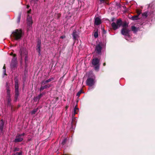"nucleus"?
<instances>
[{"instance_id":"nucleus-50","label":"nucleus","mask_w":155,"mask_h":155,"mask_svg":"<svg viewBox=\"0 0 155 155\" xmlns=\"http://www.w3.org/2000/svg\"><path fill=\"white\" fill-rule=\"evenodd\" d=\"M29 7V5H27V8H28Z\"/></svg>"},{"instance_id":"nucleus-32","label":"nucleus","mask_w":155,"mask_h":155,"mask_svg":"<svg viewBox=\"0 0 155 155\" xmlns=\"http://www.w3.org/2000/svg\"><path fill=\"white\" fill-rule=\"evenodd\" d=\"M10 91H6L7 94V98H10L11 97V94L10 93Z\"/></svg>"},{"instance_id":"nucleus-28","label":"nucleus","mask_w":155,"mask_h":155,"mask_svg":"<svg viewBox=\"0 0 155 155\" xmlns=\"http://www.w3.org/2000/svg\"><path fill=\"white\" fill-rule=\"evenodd\" d=\"M141 11H142L140 9H137L136 12L137 14V15L139 16V15L141 13Z\"/></svg>"},{"instance_id":"nucleus-39","label":"nucleus","mask_w":155,"mask_h":155,"mask_svg":"<svg viewBox=\"0 0 155 155\" xmlns=\"http://www.w3.org/2000/svg\"><path fill=\"white\" fill-rule=\"evenodd\" d=\"M4 125V123L3 121L2 120H0V127H3Z\"/></svg>"},{"instance_id":"nucleus-11","label":"nucleus","mask_w":155,"mask_h":155,"mask_svg":"<svg viewBox=\"0 0 155 155\" xmlns=\"http://www.w3.org/2000/svg\"><path fill=\"white\" fill-rule=\"evenodd\" d=\"M41 41L40 40H38L37 42V48L36 50L38 52V53L39 55L40 54L41 51Z\"/></svg>"},{"instance_id":"nucleus-25","label":"nucleus","mask_w":155,"mask_h":155,"mask_svg":"<svg viewBox=\"0 0 155 155\" xmlns=\"http://www.w3.org/2000/svg\"><path fill=\"white\" fill-rule=\"evenodd\" d=\"M45 92H42V93H40L39 94V95L38 96L40 99L43 95H45Z\"/></svg>"},{"instance_id":"nucleus-12","label":"nucleus","mask_w":155,"mask_h":155,"mask_svg":"<svg viewBox=\"0 0 155 155\" xmlns=\"http://www.w3.org/2000/svg\"><path fill=\"white\" fill-rule=\"evenodd\" d=\"M72 35L73 37V39L74 40H76L78 37V32L76 30L74 29L73 30Z\"/></svg>"},{"instance_id":"nucleus-15","label":"nucleus","mask_w":155,"mask_h":155,"mask_svg":"<svg viewBox=\"0 0 155 155\" xmlns=\"http://www.w3.org/2000/svg\"><path fill=\"white\" fill-rule=\"evenodd\" d=\"M16 58H13L12 61L11 66L13 67L15 66L16 64Z\"/></svg>"},{"instance_id":"nucleus-30","label":"nucleus","mask_w":155,"mask_h":155,"mask_svg":"<svg viewBox=\"0 0 155 155\" xmlns=\"http://www.w3.org/2000/svg\"><path fill=\"white\" fill-rule=\"evenodd\" d=\"M155 12L153 11H151L150 12V15L151 17H153V16L155 14V13L154 14Z\"/></svg>"},{"instance_id":"nucleus-37","label":"nucleus","mask_w":155,"mask_h":155,"mask_svg":"<svg viewBox=\"0 0 155 155\" xmlns=\"http://www.w3.org/2000/svg\"><path fill=\"white\" fill-rule=\"evenodd\" d=\"M5 64L3 67V69H4L3 73L4 74V75H7V74H6V71L5 69Z\"/></svg>"},{"instance_id":"nucleus-36","label":"nucleus","mask_w":155,"mask_h":155,"mask_svg":"<svg viewBox=\"0 0 155 155\" xmlns=\"http://www.w3.org/2000/svg\"><path fill=\"white\" fill-rule=\"evenodd\" d=\"M98 33L97 31L94 32V36L95 38H97L98 37Z\"/></svg>"},{"instance_id":"nucleus-38","label":"nucleus","mask_w":155,"mask_h":155,"mask_svg":"<svg viewBox=\"0 0 155 155\" xmlns=\"http://www.w3.org/2000/svg\"><path fill=\"white\" fill-rule=\"evenodd\" d=\"M147 13L146 12L143 13L142 14V16H145V18H147Z\"/></svg>"},{"instance_id":"nucleus-29","label":"nucleus","mask_w":155,"mask_h":155,"mask_svg":"<svg viewBox=\"0 0 155 155\" xmlns=\"http://www.w3.org/2000/svg\"><path fill=\"white\" fill-rule=\"evenodd\" d=\"M67 141V139L66 138H64V139L61 143V144L63 145H64L66 143Z\"/></svg>"},{"instance_id":"nucleus-26","label":"nucleus","mask_w":155,"mask_h":155,"mask_svg":"<svg viewBox=\"0 0 155 155\" xmlns=\"http://www.w3.org/2000/svg\"><path fill=\"white\" fill-rule=\"evenodd\" d=\"M22 152L21 151H20L19 152L14 153L12 155H21L22 154Z\"/></svg>"},{"instance_id":"nucleus-21","label":"nucleus","mask_w":155,"mask_h":155,"mask_svg":"<svg viewBox=\"0 0 155 155\" xmlns=\"http://www.w3.org/2000/svg\"><path fill=\"white\" fill-rule=\"evenodd\" d=\"M21 14L20 13H19L17 19V22L19 23L20 21Z\"/></svg>"},{"instance_id":"nucleus-41","label":"nucleus","mask_w":155,"mask_h":155,"mask_svg":"<svg viewBox=\"0 0 155 155\" xmlns=\"http://www.w3.org/2000/svg\"><path fill=\"white\" fill-rule=\"evenodd\" d=\"M115 18L114 17H113L111 19V21H115Z\"/></svg>"},{"instance_id":"nucleus-20","label":"nucleus","mask_w":155,"mask_h":155,"mask_svg":"<svg viewBox=\"0 0 155 155\" xmlns=\"http://www.w3.org/2000/svg\"><path fill=\"white\" fill-rule=\"evenodd\" d=\"M131 30L134 33L138 31V28L134 26H131Z\"/></svg>"},{"instance_id":"nucleus-9","label":"nucleus","mask_w":155,"mask_h":155,"mask_svg":"<svg viewBox=\"0 0 155 155\" xmlns=\"http://www.w3.org/2000/svg\"><path fill=\"white\" fill-rule=\"evenodd\" d=\"M19 53L21 58L25 56L28 55L27 51L26 48H20Z\"/></svg>"},{"instance_id":"nucleus-44","label":"nucleus","mask_w":155,"mask_h":155,"mask_svg":"<svg viewBox=\"0 0 155 155\" xmlns=\"http://www.w3.org/2000/svg\"><path fill=\"white\" fill-rule=\"evenodd\" d=\"M3 127H1V126L0 127V129L2 131L3 130Z\"/></svg>"},{"instance_id":"nucleus-19","label":"nucleus","mask_w":155,"mask_h":155,"mask_svg":"<svg viewBox=\"0 0 155 155\" xmlns=\"http://www.w3.org/2000/svg\"><path fill=\"white\" fill-rule=\"evenodd\" d=\"M7 105L9 106L12 107V105L11 103V101H12V100L11 98H7Z\"/></svg>"},{"instance_id":"nucleus-4","label":"nucleus","mask_w":155,"mask_h":155,"mask_svg":"<svg viewBox=\"0 0 155 155\" xmlns=\"http://www.w3.org/2000/svg\"><path fill=\"white\" fill-rule=\"evenodd\" d=\"M122 24V21L121 19L119 18L117 19L116 22H113L111 24V26L114 30L118 28Z\"/></svg>"},{"instance_id":"nucleus-16","label":"nucleus","mask_w":155,"mask_h":155,"mask_svg":"<svg viewBox=\"0 0 155 155\" xmlns=\"http://www.w3.org/2000/svg\"><path fill=\"white\" fill-rule=\"evenodd\" d=\"M6 91H10V84H9L8 82H6Z\"/></svg>"},{"instance_id":"nucleus-14","label":"nucleus","mask_w":155,"mask_h":155,"mask_svg":"<svg viewBox=\"0 0 155 155\" xmlns=\"http://www.w3.org/2000/svg\"><path fill=\"white\" fill-rule=\"evenodd\" d=\"M101 23V19L98 17H96L95 18L94 24L98 25H100Z\"/></svg>"},{"instance_id":"nucleus-13","label":"nucleus","mask_w":155,"mask_h":155,"mask_svg":"<svg viewBox=\"0 0 155 155\" xmlns=\"http://www.w3.org/2000/svg\"><path fill=\"white\" fill-rule=\"evenodd\" d=\"M51 87V85L49 84H47L45 85H41L39 89L40 91H42L45 89H47Z\"/></svg>"},{"instance_id":"nucleus-49","label":"nucleus","mask_w":155,"mask_h":155,"mask_svg":"<svg viewBox=\"0 0 155 155\" xmlns=\"http://www.w3.org/2000/svg\"><path fill=\"white\" fill-rule=\"evenodd\" d=\"M106 63H105V62H104V63H103V65L104 66H105V65H106Z\"/></svg>"},{"instance_id":"nucleus-45","label":"nucleus","mask_w":155,"mask_h":155,"mask_svg":"<svg viewBox=\"0 0 155 155\" xmlns=\"http://www.w3.org/2000/svg\"><path fill=\"white\" fill-rule=\"evenodd\" d=\"M103 34H105L106 32V31L105 30H104V29H103Z\"/></svg>"},{"instance_id":"nucleus-27","label":"nucleus","mask_w":155,"mask_h":155,"mask_svg":"<svg viewBox=\"0 0 155 155\" xmlns=\"http://www.w3.org/2000/svg\"><path fill=\"white\" fill-rule=\"evenodd\" d=\"M47 82L46 81V80H42L41 82V85H46V84Z\"/></svg>"},{"instance_id":"nucleus-22","label":"nucleus","mask_w":155,"mask_h":155,"mask_svg":"<svg viewBox=\"0 0 155 155\" xmlns=\"http://www.w3.org/2000/svg\"><path fill=\"white\" fill-rule=\"evenodd\" d=\"M75 118H73L72 120L71 123V126L72 127L73 125H74L75 123Z\"/></svg>"},{"instance_id":"nucleus-33","label":"nucleus","mask_w":155,"mask_h":155,"mask_svg":"<svg viewBox=\"0 0 155 155\" xmlns=\"http://www.w3.org/2000/svg\"><path fill=\"white\" fill-rule=\"evenodd\" d=\"M78 110V108L77 107V106H75L74 109V114L77 113V110Z\"/></svg>"},{"instance_id":"nucleus-42","label":"nucleus","mask_w":155,"mask_h":155,"mask_svg":"<svg viewBox=\"0 0 155 155\" xmlns=\"http://www.w3.org/2000/svg\"><path fill=\"white\" fill-rule=\"evenodd\" d=\"M25 135V133H22L21 134H20V135H21V137H24Z\"/></svg>"},{"instance_id":"nucleus-23","label":"nucleus","mask_w":155,"mask_h":155,"mask_svg":"<svg viewBox=\"0 0 155 155\" xmlns=\"http://www.w3.org/2000/svg\"><path fill=\"white\" fill-rule=\"evenodd\" d=\"M38 108L35 109H33L31 112V114L32 115L34 114L38 110Z\"/></svg>"},{"instance_id":"nucleus-8","label":"nucleus","mask_w":155,"mask_h":155,"mask_svg":"<svg viewBox=\"0 0 155 155\" xmlns=\"http://www.w3.org/2000/svg\"><path fill=\"white\" fill-rule=\"evenodd\" d=\"M86 84L90 87H92L95 84L94 79L92 78H88L86 81Z\"/></svg>"},{"instance_id":"nucleus-31","label":"nucleus","mask_w":155,"mask_h":155,"mask_svg":"<svg viewBox=\"0 0 155 155\" xmlns=\"http://www.w3.org/2000/svg\"><path fill=\"white\" fill-rule=\"evenodd\" d=\"M82 90L81 89V90L77 93L76 96L78 97H79L80 95L82 93Z\"/></svg>"},{"instance_id":"nucleus-3","label":"nucleus","mask_w":155,"mask_h":155,"mask_svg":"<svg viewBox=\"0 0 155 155\" xmlns=\"http://www.w3.org/2000/svg\"><path fill=\"white\" fill-rule=\"evenodd\" d=\"M100 58L97 57L93 58L92 59L91 63L94 67V69L96 71H98L99 69L100 66Z\"/></svg>"},{"instance_id":"nucleus-7","label":"nucleus","mask_w":155,"mask_h":155,"mask_svg":"<svg viewBox=\"0 0 155 155\" xmlns=\"http://www.w3.org/2000/svg\"><path fill=\"white\" fill-rule=\"evenodd\" d=\"M130 30L128 29L127 28H123L121 30V33L122 35L130 37Z\"/></svg>"},{"instance_id":"nucleus-34","label":"nucleus","mask_w":155,"mask_h":155,"mask_svg":"<svg viewBox=\"0 0 155 155\" xmlns=\"http://www.w3.org/2000/svg\"><path fill=\"white\" fill-rule=\"evenodd\" d=\"M40 99L38 97V96L35 97L34 98V100L35 102L38 101Z\"/></svg>"},{"instance_id":"nucleus-35","label":"nucleus","mask_w":155,"mask_h":155,"mask_svg":"<svg viewBox=\"0 0 155 155\" xmlns=\"http://www.w3.org/2000/svg\"><path fill=\"white\" fill-rule=\"evenodd\" d=\"M54 80V78H51L48 80H46L47 83L50 82Z\"/></svg>"},{"instance_id":"nucleus-48","label":"nucleus","mask_w":155,"mask_h":155,"mask_svg":"<svg viewBox=\"0 0 155 155\" xmlns=\"http://www.w3.org/2000/svg\"><path fill=\"white\" fill-rule=\"evenodd\" d=\"M14 58H15V57L16 56V55L15 54H13Z\"/></svg>"},{"instance_id":"nucleus-2","label":"nucleus","mask_w":155,"mask_h":155,"mask_svg":"<svg viewBox=\"0 0 155 155\" xmlns=\"http://www.w3.org/2000/svg\"><path fill=\"white\" fill-rule=\"evenodd\" d=\"M15 96L14 101L16 102L18 99V97L19 95V84L18 80L17 78L15 77Z\"/></svg>"},{"instance_id":"nucleus-43","label":"nucleus","mask_w":155,"mask_h":155,"mask_svg":"<svg viewBox=\"0 0 155 155\" xmlns=\"http://www.w3.org/2000/svg\"><path fill=\"white\" fill-rule=\"evenodd\" d=\"M65 38V35L61 36L60 37V38L64 39Z\"/></svg>"},{"instance_id":"nucleus-6","label":"nucleus","mask_w":155,"mask_h":155,"mask_svg":"<svg viewBox=\"0 0 155 155\" xmlns=\"http://www.w3.org/2000/svg\"><path fill=\"white\" fill-rule=\"evenodd\" d=\"M102 47L101 44H99L96 46L95 51L96 54L101 55L102 54Z\"/></svg>"},{"instance_id":"nucleus-1","label":"nucleus","mask_w":155,"mask_h":155,"mask_svg":"<svg viewBox=\"0 0 155 155\" xmlns=\"http://www.w3.org/2000/svg\"><path fill=\"white\" fill-rule=\"evenodd\" d=\"M22 32L21 29H16L13 31L11 36L16 40L21 39L22 36Z\"/></svg>"},{"instance_id":"nucleus-40","label":"nucleus","mask_w":155,"mask_h":155,"mask_svg":"<svg viewBox=\"0 0 155 155\" xmlns=\"http://www.w3.org/2000/svg\"><path fill=\"white\" fill-rule=\"evenodd\" d=\"M25 63H26L27 61H28V56L27 55L25 56Z\"/></svg>"},{"instance_id":"nucleus-46","label":"nucleus","mask_w":155,"mask_h":155,"mask_svg":"<svg viewBox=\"0 0 155 155\" xmlns=\"http://www.w3.org/2000/svg\"><path fill=\"white\" fill-rule=\"evenodd\" d=\"M101 3H103L104 2L105 0H100Z\"/></svg>"},{"instance_id":"nucleus-17","label":"nucleus","mask_w":155,"mask_h":155,"mask_svg":"<svg viewBox=\"0 0 155 155\" xmlns=\"http://www.w3.org/2000/svg\"><path fill=\"white\" fill-rule=\"evenodd\" d=\"M138 16L137 15H134L131 17V19L133 21L137 20L140 19V18L138 17Z\"/></svg>"},{"instance_id":"nucleus-51","label":"nucleus","mask_w":155,"mask_h":155,"mask_svg":"<svg viewBox=\"0 0 155 155\" xmlns=\"http://www.w3.org/2000/svg\"><path fill=\"white\" fill-rule=\"evenodd\" d=\"M13 54V53H11V54H10V55H12Z\"/></svg>"},{"instance_id":"nucleus-54","label":"nucleus","mask_w":155,"mask_h":155,"mask_svg":"<svg viewBox=\"0 0 155 155\" xmlns=\"http://www.w3.org/2000/svg\"><path fill=\"white\" fill-rule=\"evenodd\" d=\"M57 99H58V97H57Z\"/></svg>"},{"instance_id":"nucleus-24","label":"nucleus","mask_w":155,"mask_h":155,"mask_svg":"<svg viewBox=\"0 0 155 155\" xmlns=\"http://www.w3.org/2000/svg\"><path fill=\"white\" fill-rule=\"evenodd\" d=\"M20 150V148L16 147H14L13 148V151L15 153L16 151H19Z\"/></svg>"},{"instance_id":"nucleus-53","label":"nucleus","mask_w":155,"mask_h":155,"mask_svg":"<svg viewBox=\"0 0 155 155\" xmlns=\"http://www.w3.org/2000/svg\"><path fill=\"white\" fill-rule=\"evenodd\" d=\"M34 0H31V1H33Z\"/></svg>"},{"instance_id":"nucleus-5","label":"nucleus","mask_w":155,"mask_h":155,"mask_svg":"<svg viewBox=\"0 0 155 155\" xmlns=\"http://www.w3.org/2000/svg\"><path fill=\"white\" fill-rule=\"evenodd\" d=\"M33 23L32 17L28 15L27 18V25L28 29H30L32 28V25Z\"/></svg>"},{"instance_id":"nucleus-18","label":"nucleus","mask_w":155,"mask_h":155,"mask_svg":"<svg viewBox=\"0 0 155 155\" xmlns=\"http://www.w3.org/2000/svg\"><path fill=\"white\" fill-rule=\"evenodd\" d=\"M121 26H122L123 27V28H127L128 26V24L126 21L124 22L122 21V24Z\"/></svg>"},{"instance_id":"nucleus-47","label":"nucleus","mask_w":155,"mask_h":155,"mask_svg":"<svg viewBox=\"0 0 155 155\" xmlns=\"http://www.w3.org/2000/svg\"><path fill=\"white\" fill-rule=\"evenodd\" d=\"M31 9H30L28 11V13H30L31 12Z\"/></svg>"},{"instance_id":"nucleus-52","label":"nucleus","mask_w":155,"mask_h":155,"mask_svg":"<svg viewBox=\"0 0 155 155\" xmlns=\"http://www.w3.org/2000/svg\"><path fill=\"white\" fill-rule=\"evenodd\" d=\"M68 107H67V106H66V109H67L68 108Z\"/></svg>"},{"instance_id":"nucleus-10","label":"nucleus","mask_w":155,"mask_h":155,"mask_svg":"<svg viewBox=\"0 0 155 155\" xmlns=\"http://www.w3.org/2000/svg\"><path fill=\"white\" fill-rule=\"evenodd\" d=\"M23 140V138L21 137L20 134H18L15 137V138L13 140V142L15 143H18L21 142Z\"/></svg>"}]
</instances>
